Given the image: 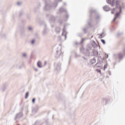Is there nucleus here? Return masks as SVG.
Wrapping results in <instances>:
<instances>
[{"instance_id": "40", "label": "nucleus", "mask_w": 125, "mask_h": 125, "mask_svg": "<svg viewBox=\"0 0 125 125\" xmlns=\"http://www.w3.org/2000/svg\"><path fill=\"white\" fill-rule=\"evenodd\" d=\"M22 14H23V12H21L20 13V16H21V15H22Z\"/></svg>"}, {"instance_id": "54", "label": "nucleus", "mask_w": 125, "mask_h": 125, "mask_svg": "<svg viewBox=\"0 0 125 125\" xmlns=\"http://www.w3.org/2000/svg\"><path fill=\"white\" fill-rule=\"evenodd\" d=\"M64 5H66V2L63 3Z\"/></svg>"}, {"instance_id": "10", "label": "nucleus", "mask_w": 125, "mask_h": 125, "mask_svg": "<svg viewBox=\"0 0 125 125\" xmlns=\"http://www.w3.org/2000/svg\"><path fill=\"white\" fill-rule=\"evenodd\" d=\"M92 52L94 56H97V55H98V51L95 49H93Z\"/></svg>"}, {"instance_id": "38", "label": "nucleus", "mask_w": 125, "mask_h": 125, "mask_svg": "<svg viewBox=\"0 0 125 125\" xmlns=\"http://www.w3.org/2000/svg\"><path fill=\"white\" fill-rule=\"evenodd\" d=\"M78 37H82V34L79 33V34H78Z\"/></svg>"}, {"instance_id": "18", "label": "nucleus", "mask_w": 125, "mask_h": 125, "mask_svg": "<svg viewBox=\"0 0 125 125\" xmlns=\"http://www.w3.org/2000/svg\"><path fill=\"white\" fill-rule=\"evenodd\" d=\"M100 18H101V17H100V15H96V20L97 21H99V20H100Z\"/></svg>"}, {"instance_id": "62", "label": "nucleus", "mask_w": 125, "mask_h": 125, "mask_svg": "<svg viewBox=\"0 0 125 125\" xmlns=\"http://www.w3.org/2000/svg\"><path fill=\"white\" fill-rule=\"evenodd\" d=\"M51 27H53V25H51Z\"/></svg>"}, {"instance_id": "13", "label": "nucleus", "mask_w": 125, "mask_h": 125, "mask_svg": "<svg viewBox=\"0 0 125 125\" xmlns=\"http://www.w3.org/2000/svg\"><path fill=\"white\" fill-rule=\"evenodd\" d=\"M60 51H57L56 53V57L57 58H59V57H60Z\"/></svg>"}, {"instance_id": "36", "label": "nucleus", "mask_w": 125, "mask_h": 125, "mask_svg": "<svg viewBox=\"0 0 125 125\" xmlns=\"http://www.w3.org/2000/svg\"><path fill=\"white\" fill-rule=\"evenodd\" d=\"M36 101V98H33L32 99V103H34Z\"/></svg>"}, {"instance_id": "39", "label": "nucleus", "mask_w": 125, "mask_h": 125, "mask_svg": "<svg viewBox=\"0 0 125 125\" xmlns=\"http://www.w3.org/2000/svg\"><path fill=\"white\" fill-rule=\"evenodd\" d=\"M117 18H117L116 17H115V18L113 19V21H115L117 19Z\"/></svg>"}, {"instance_id": "23", "label": "nucleus", "mask_w": 125, "mask_h": 125, "mask_svg": "<svg viewBox=\"0 0 125 125\" xmlns=\"http://www.w3.org/2000/svg\"><path fill=\"white\" fill-rule=\"evenodd\" d=\"M90 12L92 13L93 12H95V10H93L92 8H90Z\"/></svg>"}, {"instance_id": "41", "label": "nucleus", "mask_w": 125, "mask_h": 125, "mask_svg": "<svg viewBox=\"0 0 125 125\" xmlns=\"http://www.w3.org/2000/svg\"><path fill=\"white\" fill-rule=\"evenodd\" d=\"M79 43H78V42H75V45H78Z\"/></svg>"}, {"instance_id": "57", "label": "nucleus", "mask_w": 125, "mask_h": 125, "mask_svg": "<svg viewBox=\"0 0 125 125\" xmlns=\"http://www.w3.org/2000/svg\"><path fill=\"white\" fill-rule=\"evenodd\" d=\"M90 17H91V14H90Z\"/></svg>"}, {"instance_id": "43", "label": "nucleus", "mask_w": 125, "mask_h": 125, "mask_svg": "<svg viewBox=\"0 0 125 125\" xmlns=\"http://www.w3.org/2000/svg\"><path fill=\"white\" fill-rule=\"evenodd\" d=\"M83 59L84 60H87V59L85 58L84 57H83Z\"/></svg>"}, {"instance_id": "27", "label": "nucleus", "mask_w": 125, "mask_h": 125, "mask_svg": "<svg viewBox=\"0 0 125 125\" xmlns=\"http://www.w3.org/2000/svg\"><path fill=\"white\" fill-rule=\"evenodd\" d=\"M120 14H121L120 13H117L115 15V17L118 18L120 16Z\"/></svg>"}, {"instance_id": "35", "label": "nucleus", "mask_w": 125, "mask_h": 125, "mask_svg": "<svg viewBox=\"0 0 125 125\" xmlns=\"http://www.w3.org/2000/svg\"><path fill=\"white\" fill-rule=\"evenodd\" d=\"M83 42H84V39H82L81 42H80V43H81V44L83 43Z\"/></svg>"}, {"instance_id": "32", "label": "nucleus", "mask_w": 125, "mask_h": 125, "mask_svg": "<svg viewBox=\"0 0 125 125\" xmlns=\"http://www.w3.org/2000/svg\"><path fill=\"white\" fill-rule=\"evenodd\" d=\"M22 56H23V57H24L25 58H26L27 57V54H26V53H23V54H22Z\"/></svg>"}, {"instance_id": "37", "label": "nucleus", "mask_w": 125, "mask_h": 125, "mask_svg": "<svg viewBox=\"0 0 125 125\" xmlns=\"http://www.w3.org/2000/svg\"><path fill=\"white\" fill-rule=\"evenodd\" d=\"M83 32H84L85 33H86V28H83Z\"/></svg>"}, {"instance_id": "17", "label": "nucleus", "mask_w": 125, "mask_h": 125, "mask_svg": "<svg viewBox=\"0 0 125 125\" xmlns=\"http://www.w3.org/2000/svg\"><path fill=\"white\" fill-rule=\"evenodd\" d=\"M55 30H56V33H60V31L61 30V28H60V27H57L56 28Z\"/></svg>"}, {"instance_id": "6", "label": "nucleus", "mask_w": 125, "mask_h": 125, "mask_svg": "<svg viewBox=\"0 0 125 125\" xmlns=\"http://www.w3.org/2000/svg\"><path fill=\"white\" fill-rule=\"evenodd\" d=\"M23 117V113L22 112H20L18 114H17V115L15 116V120L16 121L17 119H21Z\"/></svg>"}, {"instance_id": "1", "label": "nucleus", "mask_w": 125, "mask_h": 125, "mask_svg": "<svg viewBox=\"0 0 125 125\" xmlns=\"http://www.w3.org/2000/svg\"><path fill=\"white\" fill-rule=\"evenodd\" d=\"M57 5H58V2H57L56 0H55L53 3L52 6L51 5V2L48 3L47 2V0H45V5L43 8V10H44V11H50L52 7H57Z\"/></svg>"}, {"instance_id": "42", "label": "nucleus", "mask_w": 125, "mask_h": 125, "mask_svg": "<svg viewBox=\"0 0 125 125\" xmlns=\"http://www.w3.org/2000/svg\"><path fill=\"white\" fill-rule=\"evenodd\" d=\"M108 74H109V76H111V75L112 74L111 71H109Z\"/></svg>"}, {"instance_id": "34", "label": "nucleus", "mask_w": 125, "mask_h": 125, "mask_svg": "<svg viewBox=\"0 0 125 125\" xmlns=\"http://www.w3.org/2000/svg\"><path fill=\"white\" fill-rule=\"evenodd\" d=\"M111 6H114L115 5V2H111Z\"/></svg>"}, {"instance_id": "20", "label": "nucleus", "mask_w": 125, "mask_h": 125, "mask_svg": "<svg viewBox=\"0 0 125 125\" xmlns=\"http://www.w3.org/2000/svg\"><path fill=\"white\" fill-rule=\"evenodd\" d=\"M105 37V35L104 34V32L101 33L100 35V39H102V38H104Z\"/></svg>"}, {"instance_id": "5", "label": "nucleus", "mask_w": 125, "mask_h": 125, "mask_svg": "<svg viewBox=\"0 0 125 125\" xmlns=\"http://www.w3.org/2000/svg\"><path fill=\"white\" fill-rule=\"evenodd\" d=\"M46 17L48 18H50V23H52V22H55V20H56V18L55 17L53 16L51 14H47Z\"/></svg>"}, {"instance_id": "56", "label": "nucleus", "mask_w": 125, "mask_h": 125, "mask_svg": "<svg viewBox=\"0 0 125 125\" xmlns=\"http://www.w3.org/2000/svg\"><path fill=\"white\" fill-rule=\"evenodd\" d=\"M44 64L45 65H46V62H45Z\"/></svg>"}, {"instance_id": "50", "label": "nucleus", "mask_w": 125, "mask_h": 125, "mask_svg": "<svg viewBox=\"0 0 125 125\" xmlns=\"http://www.w3.org/2000/svg\"><path fill=\"white\" fill-rule=\"evenodd\" d=\"M98 72H99V73H101V70H98Z\"/></svg>"}, {"instance_id": "11", "label": "nucleus", "mask_w": 125, "mask_h": 125, "mask_svg": "<svg viewBox=\"0 0 125 125\" xmlns=\"http://www.w3.org/2000/svg\"><path fill=\"white\" fill-rule=\"evenodd\" d=\"M103 9L104 11H109L110 10V8L109 6L105 5L103 7Z\"/></svg>"}, {"instance_id": "8", "label": "nucleus", "mask_w": 125, "mask_h": 125, "mask_svg": "<svg viewBox=\"0 0 125 125\" xmlns=\"http://www.w3.org/2000/svg\"><path fill=\"white\" fill-rule=\"evenodd\" d=\"M91 44L92 45V47H93L94 48H96L98 46L97 45V44L95 41H92L91 42Z\"/></svg>"}, {"instance_id": "25", "label": "nucleus", "mask_w": 125, "mask_h": 125, "mask_svg": "<svg viewBox=\"0 0 125 125\" xmlns=\"http://www.w3.org/2000/svg\"><path fill=\"white\" fill-rule=\"evenodd\" d=\"M35 42H36V41L35 40V39H33L31 41V44H34Z\"/></svg>"}, {"instance_id": "49", "label": "nucleus", "mask_w": 125, "mask_h": 125, "mask_svg": "<svg viewBox=\"0 0 125 125\" xmlns=\"http://www.w3.org/2000/svg\"><path fill=\"white\" fill-rule=\"evenodd\" d=\"M59 2L62 1V0H58Z\"/></svg>"}, {"instance_id": "60", "label": "nucleus", "mask_w": 125, "mask_h": 125, "mask_svg": "<svg viewBox=\"0 0 125 125\" xmlns=\"http://www.w3.org/2000/svg\"><path fill=\"white\" fill-rule=\"evenodd\" d=\"M39 5H41V3H39Z\"/></svg>"}, {"instance_id": "31", "label": "nucleus", "mask_w": 125, "mask_h": 125, "mask_svg": "<svg viewBox=\"0 0 125 125\" xmlns=\"http://www.w3.org/2000/svg\"><path fill=\"white\" fill-rule=\"evenodd\" d=\"M102 42L104 44H105V43H106V42H105V40H103V39H101V40Z\"/></svg>"}, {"instance_id": "33", "label": "nucleus", "mask_w": 125, "mask_h": 125, "mask_svg": "<svg viewBox=\"0 0 125 125\" xmlns=\"http://www.w3.org/2000/svg\"><path fill=\"white\" fill-rule=\"evenodd\" d=\"M118 8L120 9V12H119V13H122V7L119 6V7H118Z\"/></svg>"}, {"instance_id": "26", "label": "nucleus", "mask_w": 125, "mask_h": 125, "mask_svg": "<svg viewBox=\"0 0 125 125\" xmlns=\"http://www.w3.org/2000/svg\"><path fill=\"white\" fill-rule=\"evenodd\" d=\"M32 30H33V27L32 26L28 27V31H30L31 32L32 31Z\"/></svg>"}, {"instance_id": "7", "label": "nucleus", "mask_w": 125, "mask_h": 125, "mask_svg": "<svg viewBox=\"0 0 125 125\" xmlns=\"http://www.w3.org/2000/svg\"><path fill=\"white\" fill-rule=\"evenodd\" d=\"M56 70L58 71H59L60 70H61V63H60V62L57 63L56 66Z\"/></svg>"}, {"instance_id": "15", "label": "nucleus", "mask_w": 125, "mask_h": 125, "mask_svg": "<svg viewBox=\"0 0 125 125\" xmlns=\"http://www.w3.org/2000/svg\"><path fill=\"white\" fill-rule=\"evenodd\" d=\"M37 66L39 68H42V62H41L40 61H39L37 62Z\"/></svg>"}, {"instance_id": "28", "label": "nucleus", "mask_w": 125, "mask_h": 125, "mask_svg": "<svg viewBox=\"0 0 125 125\" xmlns=\"http://www.w3.org/2000/svg\"><path fill=\"white\" fill-rule=\"evenodd\" d=\"M107 66H108V64L106 63V65H104V70L105 71L106 69H107Z\"/></svg>"}, {"instance_id": "12", "label": "nucleus", "mask_w": 125, "mask_h": 125, "mask_svg": "<svg viewBox=\"0 0 125 125\" xmlns=\"http://www.w3.org/2000/svg\"><path fill=\"white\" fill-rule=\"evenodd\" d=\"M32 112L33 114H36L38 112V107H35L33 108Z\"/></svg>"}, {"instance_id": "21", "label": "nucleus", "mask_w": 125, "mask_h": 125, "mask_svg": "<svg viewBox=\"0 0 125 125\" xmlns=\"http://www.w3.org/2000/svg\"><path fill=\"white\" fill-rule=\"evenodd\" d=\"M28 97H29V92H27L25 94V99H27V98H28Z\"/></svg>"}, {"instance_id": "53", "label": "nucleus", "mask_w": 125, "mask_h": 125, "mask_svg": "<svg viewBox=\"0 0 125 125\" xmlns=\"http://www.w3.org/2000/svg\"><path fill=\"white\" fill-rule=\"evenodd\" d=\"M111 14H114V12L113 11L111 12Z\"/></svg>"}, {"instance_id": "58", "label": "nucleus", "mask_w": 125, "mask_h": 125, "mask_svg": "<svg viewBox=\"0 0 125 125\" xmlns=\"http://www.w3.org/2000/svg\"><path fill=\"white\" fill-rule=\"evenodd\" d=\"M108 56H109V55H107V58H108Z\"/></svg>"}, {"instance_id": "22", "label": "nucleus", "mask_w": 125, "mask_h": 125, "mask_svg": "<svg viewBox=\"0 0 125 125\" xmlns=\"http://www.w3.org/2000/svg\"><path fill=\"white\" fill-rule=\"evenodd\" d=\"M39 10H40V9L39 8V7H37V8H34L35 12H38V11H39Z\"/></svg>"}, {"instance_id": "51", "label": "nucleus", "mask_w": 125, "mask_h": 125, "mask_svg": "<svg viewBox=\"0 0 125 125\" xmlns=\"http://www.w3.org/2000/svg\"><path fill=\"white\" fill-rule=\"evenodd\" d=\"M88 25H89V26L90 25V22H88Z\"/></svg>"}, {"instance_id": "52", "label": "nucleus", "mask_w": 125, "mask_h": 125, "mask_svg": "<svg viewBox=\"0 0 125 125\" xmlns=\"http://www.w3.org/2000/svg\"><path fill=\"white\" fill-rule=\"evenodd\" d=\"M112 2H115V0H112Z\"/></svg>"}, {"instance_id": "24", "label": "nucleus", "mask_w": 125, "mask_h": 125, "mask_svg": "<svg viewBox=\"0 0 125 125\" xmlns=\"http://www.w3.org/2000/svg\"><path fill=\"white\" fill-rule=\"evenodd\" d=\"M95 65L96 66V67H97L98 68L100 67V63L99 62H97Z\"/></svg>"}, {"instance_id": "16", "label": "nucleus", "mask_w": 125, "mask_h": 125, "mask_svg": "<svg viewBox=\"0 0 125 125\" xmlns=\"http://www.w3.org/2000/svg\"><path fill=\"white\" fill-rule=\"evenodd\" d=\"M98 61L102 63V62H103V58H102L101 56L99 57L98 59Z\"/></svg>"}, {"instance_id": "14", "label": "nucleus", "mask_w": 125, "mask_h": 125, "mask_svg": "<svg viewBox=\"0 0 125 125\" xmlns=\"http://www.w3.org/2000/svg\"><path fill=\"white\" fill-rule=\"evenodd\" d=\"M91 64H94L95 63H96V59H95V58H93L91 60Z\"/></svg>"}, {"instance_id": "4", "label": "nucleus", "mask_w": 125, "mask_h": 125, "mask_svg": "<svg viewBox=\"0 0 125 125\" xmlns=\"http://www.w3.org/2000/svg\"><path fill=\"white\" fill-rule=\"evenodd\" d=\"M40 25H44L45 27L44 28L42 32V36H46L47 35V33H48V31H49L47 27H46V24L43 21H41L40 22Z\"/></svg>"}, {"instance_id": "48", "label": "nucleus", "mask_w": 125, "mask_h": 125, "mask_svg": "<svg viewBox=\"0 0 125 125\" xmlns=\"http://www.w3.org/2000/svg\"><path fill=\"white\" fill-rule=\"evenodd\" d=\"M35 70L36 72H38V68H35Z\"/></svg>"}, {"instance_id": "9", "label": "nucleus", "mask_w": 125, "mask_h": 125, "mask_svg": "<svg viewBox=\"0 0 125 125\" xmlns=\"http://www.w3.org/2000/svg\"><path fill=\"white\" fill-rule=\"evenodd\" d=\"M125 55H123L122 53H120L118 54V58L119 60H123V59L124 58Z\"/></svg>"}, {"instance_id": "29", "label": "nucleus", "mask_w": 125, "mask_h": 125, "mask_svg": "<svg viewBox=\"0 0 125 125\" xmlns=\"http://www.w3.org/2000/svg\"><path fill=\"white\" fill-rule=\"evenodd\" d=\"M67 26L66 24H65L64 25V27H63V30H62V32L63 33H64V32H65V30H66V26Z\"/></svg>"}, {"instance_id": "47", "label": "nucleus", "mask_w": 125, "mask_h": 125, "mask_svg": "<svg viewBox=\"0 0 125 125\" xmlns=\"http://www.w3.org/2000/svg\"><path fill=\"white\" fill-rule=\"evenodd\" d=\"M64 37H65V40H66V38H67V35H64Z\"/></svg>"}, {"instance_id": "2", "label": "nucleus", "mask_w": 125, "mask_h": 125, "mask_svg": "<svg viewBox=\"0 0 125 125\" xmlns=\"http://www.w3.org/2000/svg\"><path fill=\"white\" fill-rule=\"evenodd\" d=\"M59 12H60V13H63V12H65V15H64L63 17L64 19H65V21H67V20H68V19H69V15L68 14V11H67V10H66V9H64L63 7H61L59 9Z\"/></svg>"}, {"instance_id": "46", "label": "nucleus", "mask_w": 125, "mask_h": 125, "mask_svg": "<svg viewBox=\"0 0 125 125\" xmlns=\"http://www.w3.org/2000/svg\"><path fill=\"white\" fill-rule=\"evenodd\" d=\"M20 3H21L20 2H19L17 3V5H20Z\"/></svg>"}, {"instance_id": "19", "label": "nucleus", "mask_w": 125, "mask_h": 125, "mask_svg": "<svg viewBox=\"0 0 125 125\" xmlns=\"http://www.w3.org/2000/svg\"><path fill=\"white\" fill-rule=\"evenodd\" d=\"M119 4H120V2H119V1L116 0V8H118V7H120V6H119Z\"/></svg>"}, {"instance_id": "30", "label": "nucleus", "mask_w": 125, "mask_h": 125, "mask_svg": "<svg viewBox=\"0 0 125 125\" xmlns=\"http://www.w3.org/2000/svg\"><path fill=\"white\" fill-rule=\"evenodd\" d=\"M107 3H108V4H111V0H106Z\"/></svg>"}, {"instance_id": "45", "label": "nucleus", "mask_w": 125, "mask_h": 125, "mask_svg": "<svg viewBox=\"0 0 125 125\" xmlns=\"http://www.w3.org/2000/svg\"><path fill=\"white\" fill-rule=\"evenodd\" d=\"M123 52H124L125 55V48L123 49Z\"/></svg>"}, {"instance_id": "3", "label": "nucleus", "mask_w": 125, "mask_h": 125, "mask_svg": "<svg viewBox=\"0 0 125 125\" xmlns=\"http://www.w3.org/2000/svg\"><path fill=\"white\" fill-rule=\"evenodd\" d=\"M91 49H92V46L91 43H90L86 45V52L84 53L85 56H90V52L89 50H91Z\"/></svg>"}, {"instance_id": "55", "label": "nucleus", "mask_w": 125, "mask_h": 125, "mask_svg": "<svg viewBox=\"0 0 125 125\" xmlns=\"http://www.w3.org/2000/svg\"><path fill=\"white\" fill-rule=\"evenodd\" d=\"M120 35H121V34H120V33H118V34H117V36H120Z\"/></svg>"}, {"instance_id": "64", "label": "nucleus", "mask_w": 125, "mask_h": 125, "mask_svg": "<svg viewBox=\"0 0 125 125\" xmlns=\"http://www.w3.org/2000/svg\"><path fill=\"white\" fill-rule=\"evenodd\" d=\"M61 24H62V22H61Z\"/></svg>"}, {"instance_id": "63", "label": "nucleus", "mask_w": 125, "mask_h": 125, "mask_svg": "<svg viewBox=\"0 0 125 125\" xmlns=\"http://www.w3.org/2000/svg\"><path fill=\"white\" fill-rule=\"evenodd\" d=\"M45 0H46L47 1V0H45Z\"/></svg>"}, {"instance_id": "61", "label": "nucleus", "mask_w": 125, "mask_h": 125, "mask_svg": "<svg viewBox=\"0 0 125 125\" xmlns=\"http://www.w3.org/2000/svg\"><path fill=\"white\" fill-rule=\"evenodd\" d=\"M99 47H100V45H99Z\"/></svg>"}, {"instance_id": "59", "label": "nucleus", "mask_w": 125, "mask_h": 125, "mask_svg": "<svg viewBox=\"0 0 125 125\" xmlns=\"http://www.w3.org/2000/svg\"><path fill=\"white\" fill-rule=\"evenodd\" d=\"M115 8H113V10H115Z\"/></svg>"}, {"instance_id": "44", "label": "nucleus", "mask_w": 125, "mask_h": 125, "mask_svg": "<svg viewBox=\"0 0 125 125\" xmlns=\"http://www.w3.org/2000/svg\"><path fill=\"white\" fill-rule=\"evenodd\" d=\"M2 90L3 91H4V90H5V86L4 87V88L2 89Z\"/></svg>"}]
</instances>
